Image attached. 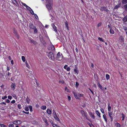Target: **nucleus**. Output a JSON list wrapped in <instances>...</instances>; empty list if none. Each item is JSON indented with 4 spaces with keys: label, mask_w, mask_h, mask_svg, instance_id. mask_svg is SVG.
<instances>
[{
    "label": "nucleus",
    "mask_w": 127,
    "mask_h": 127,
    "mask_svg": "<svg viewBox=\"0 0 127 127\" xmlns=\"http://www.w3.org/2000/svg\"><path fill=\"white\" fill-rule=\"evenodd\" d=\"M78 97H83L84 96V95L83 94H78Z\"/></svg>",
    "instance_id": "nucleus-33"
},
{
    "label": "nucleus",
    "mask_w": 127,
    "mask_h": 127,
    "mask_svg": "<svg viewBox=\"0 0 127 127\" xmlns=\"http://www.w3.org/2000/svg\"><path fill=\"white\" fill-rule=\"evenodd\" d=\"M7 71H9L10 70V68L8 66H7Z\"/></svg>",
    "instance_id": "nucleus-64"
},
{
    "label": "nucleus",
    "mask_w": 127,
    "mask_h": 127,
    "mask_svg": "<svg viewBox=\"0 0 127 127\" xmlns=\"http://www.w3.org/2000/svg\"><path fill=\"white\" fill-rule=\"evenodd\" d=\"M97 84L99 88L102 90H103V88L102 86L100 84L99 81L97 82Z\"/></svg>",
    "instance_id": "nucleus-15"
},
{
    "label": "nucleus",
    "mask_w": 127,
    "mask_h": 127,
    "mask_svg": "<svg viewBox=\"0 0 127 127\" xmlns=\"http://www.w3.org/2000/svg\"><path fill=\"white\" fill-rule=\"evenodd\" d=\"M68 99L69 100H71V97L70 96H68Z\"/></svg>",
    "instance_id": "nucleus-60"
},
{
    "label": "nucleus",
    "mask_w": 127,
    "mask_h": 127,
    "mask_svg": "<svg viewBox=\"0 0 127 127\" xmlns=\"http://www.w3.org/2000/svg\"><path fill=\"white\" fill-rule=\"evenodd\" d=\"M15 102V100H13L11 101V103H14Z\"/></svg>",
    "instance_id": "nucleus-59"
},
{
    "label": "nucleus",
    "mask_w": 127,
    "mask_h": 127,
    "mask_svg": "<svg viewBox=\"0 0 127 127\" xmlns=\"http://www.w3.org/2000/svg\"><path fill=\"white\" fill-rule=\"evenodd\" d=\"M30 11L32 15H34V13L33 11L31 9L30 10Z\"/></svg>",
    "instance_id": "nucleus-37"
},
{
    "label": "nucleus",
    "mask_w": 127,
    "mask_h": 127,
    "mask_svg": "<svg viewBox=\"0 0 127 127\" xmlns=\"http://www.w3.org/2000/svg\"><path fill=\"white\" fill-rule=\"evenodd\" d=\"M109 32L111 34H113L114 33V31L112 29V28H111L110 29Z\"/></svg>",
    "instance_id": "nucleus-16"
},
{
    "label": "nucleus",
    "mask_w": 127,
    "mask_h": 127,
    "mask_svg": "<svg viewBox=\"0 0 127 127\" xmlns=\"http://www.w3.org/2000/svg\"><path fill=\"white\" fill-rule=\"evenodd\" d=\"M47 56L50 59H51V60L53 61L54 60L55 58L54 55L52 52H50L48 53L47 54Z\"/></svg>",
    "instance_id": "nucleus-2"
},
{
    "label": "nucleus",
    "mask_w": 127,
    "mask_h": 127,
    "mask_svg": "<svg viewBox=\"0 0 127 127\" xmlns=\"http://www.w3.org/2000/svg\"><path fill=\"white\" fill-rule=\"evenodd\" d=\"M34 16L35 18L36 19H37V18H38V17L37 16V15L35 14H34Z\"/></svg>",
    "instance_id": "nucleus-54"
},
{
    "label": "nucleus",
    "mask_w": 127,
    "mask_h": 127,
    "mask_svg": "<svg viewBox=\"0 0 127 127\" xmlns=\"http://www.w3.org/2000/svg\"><path fill=\"white\" fill-rule=\"evenodd\" d=\"M108 28H110V29H111V28H112L111 27V25H108Z\"/></svg>",
    "instance_id": "nucleus-63"
},
{
    "label": "nucleus",
    "mask_w": 127,
    "mask_h": 127,
    "mask_svg": "<svg viewBox=\"0 0 127 127\" xmlns=\"http://www.w3.org/2000/svg\"><path fill=\"white\" fill-rule=\"evenodd\" d=\"M33 30L34 32V33H36L37 32V30L36 27Z\"/></svg>",
    "instance_id": "nucleus-27"
},
{
    "label": "nucleus",
    "mask_w": 127,
    "mask_h": 127,
    "mask_svg": "<svg viewBox=\"0 0 127 127\" xmlns=\"http://www.w3.org/2000/svg\"><path fill=\"white\" fill-rule=\"evenodd\" d=\"M112 115V112H109V116L110 117L111 116V115Z\"/></svg>",
    "instance_id": "nucleus-58"
},
{
    "label": "nucleus",
    "mask_w": 127,
    "mask_h": 127,
    "mask_svg": "<svg viewBox=\"0 0 127 127\" xmlns=\"http://www.w3.org/2000/svg\"><path fill=\"white\" fill-rule=\"evenodd\" d=\"M65 27L66 28V29L68 30H69V28L68 26V22H67L66 21V22L65 23Z\"/></svg>",
    "instance_id": "nucleus-17"
},
{
    "label": "nucleus",
    "mask_w": 127,
    "mask_h": 127,
    "mask_svg": "<svg viewBox=\"0 0 127 127\" xmlns=\"http://www.w3.org/2000/svg\"><path fill=\"white\" fill-rule=\"evenodd\" d=\"M54 118L55 119L58 121H59V119L58 117L57 116H54Z\"/></svg>",
    "instance_id": "nucleus-23"
},
{
    "label": "nucleus",
    "mask_w": 127,
    "mask_h": 127,
    "mask_svg": "<svg viewBox=\"0 0 127 127\" xmlns=\"http://www.w3.org/2000/svg\"><path fill=\"white\" fill-rule=\"evenodd\" d=\"M124 7L125 9L127 10V4H126V5H125L124 6Z\"/></svg>",
    "instance_id": "nucleus-53"
},
{
    "label": "nucleus",
    "mask_w": 127,
    "mask_h": 127,
    "mask_svg": "<svg viewBox=\"0 0 127 127\" xmlns=\"http://www.w3.org/2000/svg\"><path fill=\"white\" fill-rule=\"evenodd\" d=\"M90 114L91 115V117L94 119L95 118V117L94 115L91 112H90Z\"/></svg>",
    "instance_id": "nucleus-24"
},
{
    "label": "nucleus",
    "mask_w": 127,
    "mask_h": 127,
    "mask_svg": "<svg viewBox=\"0 0 127 127\" xmlns=\"http://www.w3.org/2000/svg\"><path fill=\"white\" fill-rule=\"evenodd\" d=\"M100 10L102 11H105L106 12H108L109 11L108 9L106 8L105 6H101L100 7Z\"/></svg>",
    "instance_id": "nucleus-5"
},
{
    "label": "nucleus",
    "mask_w": 127,
    "mask_h": 127,
    "mask_svg": "<svg viewBox=\"0 0 127 127\" xmlns=\"http://www.w3.org/2000/svg\"><path fill=\"white\" fill-rule=\"evenodd\" d=\"M1 127H5L6 126L2 124H1Z\"/></svg>",
    "instance_id": "nucleus-56"
},
{
    "label": "nucleus",
    "mask_w": 127,
    "mask_h": 127,
    "mask_svg": "<svg viewBox=\"0 0 127 127\" xmlns=\"http://www.w3.org/2000/svg\"><path fill=\"white\" fill-rule=\"evenodd\" d=\"M115 126L116 127H121V125H120V124L118 123H117L115 124Z\"/></svg>",
    "instance_id": "nucleus-28"
},
{
    "label": "nucleus",
    "mask_w": 127,
    "mask_h": 127,
    "mask_svg": "<svg viewBox=\"0 0 127 127\" xmlns=\"http://www.w3.org/2000/svg\"><path fill=\"white\" fill-rule=\"evenodd\" d=\"M111 107L110 106H109L108 105V110L109 111H110L111 109Z\"/></svg>",
    "instance_id": "nucleus-46"
},
{
    "label": "nucleus",
    "mask_w": 127,
    "mask_h": 127,
    "mask_svg": "<svg viewBox=\"0 0 127 127\" xmlns=\"http://www.w3.org/2000/svg\"><path fill=\"white\" fill-rule=\"evenodd\" d=\"M26 8L28 10H30L31 9V8L30 7L28 6L27 5L26 7Z\"/></svg>",
    "instance_id": "nucleus-44"
},
{
    "label": "nucleus",
    "mask_w": 127,
    "mask_h": 127,
    "mask_svg": "<svg viewBox=\"0 0 127 127\" xmlns=\"http://www.w3.org/2000/svg\"><path fill=\"white\" fill-rule=\"evenodd\" d=\"M124 37L123 36H121L119 37L120 42H124Z\"/></svg>",
    "instance_id": "nucleus-8"
},
{
    "label": "nucleus",
    "mask_w": 127,
    "mask_h": 127,
    "mask_svg": "<svg viewBox=\"0 0 127 127\" xmlns=\"http://www.w3.org/2000/svg\"><path fill=\"white\" fill-rule=\"evenodd\" d=\"M47 2L49 4H52V0H47Z\"/></svg>",
    "instance_id": "nucleus-30"
},
{
    "label": "nucleus",
    "mask_w": 127,
    "mask_h": 127,
    "mask_svg": "<svg viewBox=\"0 0 127 127\" xmlns=\"http://www.w3.org/2000/svg\"><path fill=\"white\" fill-rule=\"evenodd\" d=\"M66 70L67 71H69L70 70V68L69 67H67Z\"/></svg>",
    "instance_id": "nucleus-47"
},
{
    "label": "nucleus",
    "mask_w": 127,
    "mask_h": 127,
    "mask_svg": "<svg viewBox=\"0 0 127 127\" xmlns=\"http://www.w3.org/2000/svg\"><path fill=\"white\" fill-rule=\"evenodd\" d=\"M22 4L25 7H26L27 6V5L25 3H22Z\"/></svg>",
    "instance_id": "nucleus-61"
},
{
    "label": "nucleus",
    "mask_w": 127,
    "mask_h": 127,
    "mask_svg": "<svg viewBox=\"0 0 127 127\" xmlns=\"http://www.w3.org/2000/svg\"><path fill=\"white\" fill-rule=\"evenodd\" d=\"M30 41L31 43H33L35 44L36 43V42L34 41L32 39H30Z\"/></svg>",
    "instance_id": "nucleus-19"
},
{
    "label": "nucleus",
    "mask_w": 127,
    "mask_h": 127,
    "mask_svg": "<svg viewBox=\"0 0 127 127\" xmlns=\"http://www.w3.org/2000/svg\"><path fill=\"white\" fill-rule=\"evenodd\" d=\"M16 87V84L15 83H12L11 86V87L12 89H13L14 90L15 89V88Z\"/></svg>",
    "instance_id": "nucleus-12"
},
{
    "label": "nucleus",
    "mask_w": 127,
    "mask_h": 127,
    "mask_svg": "<svg viewBox=\"0 0 127 127\" xmlns=\"http://www.w3.org/2000/svg\"><path fill=\"white\" fill-rule=\"evenodd\" d=\"M43 120L45 122V123L46 124H47V125H48V124L47 122V121L46 119L45 118H43Z\"/></svg>",
    "instance_id": "nucleus-36"
},
{
    "label": "nucleus",
    "mask_w": 127,
    "mask_h": 127,
    "mask_svg": "<svg viewBox=\"0 0 127 127\" xmlns=\"http://www.w3.org/2000/svg\"><path fill=\"white\" fill-rule=\"evenodd\" d=\"M46 106L45 105H43L41 106V108L43 110H45V109L46 108Z\"/></svg>",
    "instance_id": "nucleus-26"
},
{
    "label": "nucleus",
    "mask_w": 127,
    "mask_h": 127,
    "mask_svg": "<svg viewBox=\"0 0 127 127\" xmlns=\"http://www.w3.org/2000/svg\"><path fill=\"white\" fill-rule=\"evenodd\" d=\"M96 114H97V115L99 117H100V113H99V112H96Z\"/></svg>",
    "instance_id": "nucleus-42"
},
{
    "label": "nucleus",
    "mask_w": 127,
    "mask_h": 127,
    "mask_svg": "<svg viewBox=\"0 0 127 127\" xmlns=\"http://www.w3.org/2000/svg\"><path fill=\"white\" fill-rule=\"evenodd\" d=\"M50 50L52 51H55V47L53 45H52L50 46Z\"/></svg>",
    "instance_id": "nucleus-11"
},
{
    "label": "nucleus",
    "mask_w": 127,
    "mask_h": 127,
    "mask_svg": "<svg viewBox=\"0 0 127 127\" xmlns=\"http://www.w3.org/2000/svg\"><path fill=\"white\" fill-rule=\"evenodd\" d=\"M122 120H124L125 119V116L124 114L123 113L122 114Z\"/></svg>",
    "instance_id": "nucleus-41"
},
{
    "label": "nucleus",
    "mask_w": 127,
    "mask_h": 127,
    "mask_svg": "<svg viewBox=\"0 0 127 127\" xmlns=\"http://www.w3.org/2000/svg\"><path fill=\"white\" fill-rule=\"evenodd\" d=\"M29 27L31 29H33L35 28V27L32 23H31L29 25Z\"/></svg>",
    "instance_id": "nucleus-7"
},
{
    "label": "nucleus",
    "mask_w": 127,
    "mask_h": 127,
    "mask_svg": "<svg viewBox=\"0 0 127 127\" xmlns=\"http://www.w3.org/2000/svg\"><path fill=\"white\" fill-rule=\"evenodd\" d=\"M98 39L100 41H101L105 42V41H104V40H103V39L101 37H98Z\"/></svg>",
    "instance_id": "nucleus-31"
},
{
    "label": "nucleus",
    "mask_w": 127,
    "mask_h": 127,
    "mask_svg": "<svg viewBox=\"0 0 127 127\" xmlns=\"http://www.w3.org/2000/svg\"><path fill=\"white\" fill-rule=\"evenodd\" d=\"M68 66V65H65L64 67V68L65 69H66L67 66Z\"/></svg>",
    "instance_id": "nucleus-55"
},
{
    "label": "nucleus",
    "mask_w": 127,
    "mask_h": 127,
    "mask_svg": "<svg viewBox=\"0 0 127 127\" xmlns=\"http://www.w3.org/2000/svg\"><path fill=\"white\" fill-rule=\"evenodd\" d=\"M30 109V111H32V106L30 105H28L25 107L24 108L25 110L26 111H28Z\"/></svg>",
    "instance_id": "nucleus-3"
},
{
    "label": "nucleus",
    "mask_w": 127,
    "mask_h": 127,
    "mask_svg": "<svg viewBox=\"0 0 127 127\" xmlns=\"http://www.w3.org/2000/svg\"><path fill=\"white\" fill-rule=\"evenodd\" d=\"M103 117L105 121L106 122L107 121V120L106 119V115L105 114H104L103 115Z\"/></svg>",
    "instance_id": "nucleus-21"
},
{
    "label": "nucleus",
    "mask_w": 127,
    "mask_h": 127,
    "mask_svg": "<svg viewBox=\"0 0 127 127\" xmlns=\"http://www.w3.org/2000/svg\"><path fill=\"white\" fill-rule=\"evenodd\" d=\"M123 21L124 22L127 21V15L123 19Z\"/></svg>",
    "instance_id": "nucleus-20"
},
{
    "label": "nucleus",
    "mask_w": 127,
    "mask_h": 127,
    "mask_svg": "<svg viewBox=\"0 0 127 127\" xmlns=\"http://www.w3.org/2000/svg\"><path fill=\"white\" fill-rule=\"evenodd\" d=\"M0 104H4L5 105H6V104L4 102H1Z\"/></svg>",
    "instance_id": "nucleus-62"
},
{
    "label": "nucleus",
    "mask_w": 127,
    "mask_h": 127,
    "mask_svg": "<svg viewBox=\"0 0 127 127\" xmlns=\"http://www.w3.org/2000/svg\"><path fill=\"white\" fill-rule=\"evenodd\" d=\"M81 113L83 116L86 117L87 116V114L85 112H81Z\"/></svg>",
    "instance_id": "nucleus-14"
},
{
    "label": "nucleus",
    "mask_w": 127,
    "mask_h": 127,
    "mask_svg": "<svg viewBox=\"0 0 127 127\" xmlns=\"http://www.w3.org/2000/svg\"><path fill=\"white\" fill-rule=\"evenodd\" d=\"M22 59L23 62H25L26 61L25 58V57L24 56H22Z\"/></svg>",
    "instance_id": "nucleus-22"
},
{
    "label": "nucleus",
    "mask_w": 127,
    "mask_h": 127,
    "mask_svg": "<svg viewBox=\"0 0 127 127\" xmlns=\"http://www.w3.org/2000/svg\"><path fill=\"white\" fill-rule=\"evenodd\" d=\"M52 125L54 127H58V126H59L57 124H53Z\"/></svg>",
    "instance_id": "nucleus-43"
},
{
    "label": "nucleus",
    "mask_w": 127,
    "mask_h": 127,
    "mask_svg": "<svg viewBox=\"0 0 127 127\" xmlns=\"http://www.w3.org/2000/svg\"><path fill=\"white\" fill-rule=\"evenodd\" d=\"M74 72L75 74H79V70L76 65H75L74 68Z\"/></svg>",
    "instance_id": "nucleus-4"
},
{
    "label": "nucleus",
    "mask_w": 127,
    "mask_h": 127,
    "mask_svg": "<svg viewBox=\"0 0 127 127\" xmlns=\"http://www.w3.org/2000/svg\"><path fill=\"white\" fill-rule=\"evenodd\" d=\"M26 67H27L28 68H30V66L27 61L26 62Z\"/></svg>",
    "instance_id": "nucleus-38"
},
{
    "label": "nucleus",
    "mask_w": 127,
    "mask_h": 127,
    "mask_svg": "<svg viewBox=\"0 0 127 127\" xmlns=\"http://www.w3.org/2000/svg\"><path fill=\"white\" fill-rule=\"evenodd\" d=\"M15 35L16 36L17 38V39H19L20 38L19 36V34L18 33Z\"/></svg>",
    "instance_id": "nucleus-45"
},
{
    "label": "nucleus",
    "mask_w": 127,
    "mask_h": 127,
    "mask_svg": "<svg viewBox=\"0 0 127 127\" xmlns=\"http://www.w3.org/2000/svg\"><path fill=\"white\" fill-rule=\"evenodd\" d=\"M52 27H53V28L54 30V31H55L56 32H57V30L56 29L57 27L55 26L54 24H53L52 25Z\"/></svg>",
    "instance_id": "nucleus-13"
},
{
    "label": "nucleus",
    "mask_w": 127,
    "mask_h": 127,
    "mask_svg": "<svg viewBox=\"0 0 127 127\" xmlns=\"http://www.w3.org/2000/svg\"><path fill=\"white\" fill-rule=\"evenodd\" d=\"M106 79L108 80L110 78V76L109 74H106Z\"/></svg>",
    "instance_id": "nucleus-32"
},
{
    "label": "nucleus",
    "mask_w": 127,
    "mask_h": 127,
    "mask_svg": "<svg viewBox=\"0 0 127 127\" xmlns=\"http://www.w3.org/2000/svg\"><path fill=\"white\" fill-rule=\"evenodd\" d=\"M79 85V83L77 82H75V87L76 88H77Z\"/></svg>",
    "instance_id": "nucleus-35"
},
{
    "label": "nucleus",
    "mask_w": 127,
    "mask_h": 127,
    "mask_svg": "<svg viewBox=\"0 0 127 127\" xmlns=\"http://www.w3.org/2000/svg\"><path fill=\"white\" fill-rule=\"evenodd\" d=\"M7 98V96L6 95L4 96L3 97H2V98L3 99H4L6 98Z\"/></svg>",
    "instance_id": "nucleus-50"
},
{
    "label": "nucleus",
    "mask_w": 127,
    "mask_h": 127,
    "mask_svg": "<svg viewBox=\"0 0 127 127\" xmlns=\"http://www.w3.org/2000/svg\"><path fill=\"white\" fill-rule=\"evenodd\" d=\"M123 29L125 31H127V28L126 26H123Z\"/></svg>",
    "instance_id": "nucleus-49"
},
{
    "label": "nucleus",
    "mask_w": 127,
    "mask_h": 127,
    "mask_svg": "<svg viewBox=\"0 0 127 127\" xmlns=\"http://www.w3.org/2000/svg\"><path fill=\"white\" fill-rule=\"evenodd\" d=\"M53 116H57V114L55 112H53Z\"/></svg>",
    "instance_id": "nucleus-48"
},
{
    "label": "nucleus",
    "mask_w": 127,
    "mask_h": 127,
    "mask_svg": "<svg viewBox=\"0 0 127 127\" xmlns=\"http://www.w3.org/2000/svg\"><path fill=\"white\" fill-rule=\"evenodd\" d=\"M9 127H14V126L13 124H9Z\"/></svg>",
    "instance_id": "nucleus-51"
},
{
    "label": "nucleus",
    "mask_w": 127,
    "mask_h": 127,
    "mask_svg": "<svg viewBox=\"0 0 127 127\" xmlns=\"http://www.w3.org/2000/svg\"><path fill=\"white\" fill-rule=\"evenodd\" d=\"M8 98L11 99L12 98V96L11 95H8Z\"/></svg>",
    "instance_id": "nucleus-52"
},
{
    "label": "nucleus",
    "mask_w": 127,
    "mask_h": 127,
    "mask_svg": "<svg viewBox=\"0 0 127 127\" xmlns=\"http://www.w3.org/2000/svg\"><path fill=\"white\" fill-rule=\"evenodd\" d=\"M28 74L29 75V76L28 75V77H29L30 78H32V76L33 75L32 74H31V73H28Z\"/></svg>",
    "instance_id": "nucleus-34"
},
{
    "label": "nucleus",
    "mask_w": 127,
    "mask_h": 127,
    "mask_svg": "<svg viewBox=\"0 0 127 127\" xmlns=\"http://www.w3.org/2000/svg\"><path fill=\"white\" fill-rule=\"evenodd\" d=\"M102 23L101 22H100L98 23L97 25V28L99 27L100 26L102 25Z\"/></svg>",
    "instance_id": "nucleus-39"
},
{
    "label": "nucleus",
    "mask_w": 127,
    "mask_h": 127,
    "mask_svg": "<svg viewBox=\"0 0 127 127\" xmlns=\"http://www.w3.org/2000/svg\"><path fill=\"white\" fill-rule=\"evenodd\" d=\"M30 99H29V97L28 96L26 99V100L27 102L29 103V102L30 101Z\"/></svg>",
    "instance_id": "nucleus-40"
},
{
    "label": "nucleus",
    "mask_w": 127,
    "mask_h": 127,
    "mask_svg": "<svg viewBox=\"0 0 127 127\" xmlns=\"http://www.w3.org/2000/svg\"><path fill=\"white\" fill-rule=\"evenodd\" d=\"M60 54L61 53L59 52L57 54L56 58V59L57 60L60 61L63 59V55L62 53H61V55Z\"/></svg>",
    "instance_id": "nucleus-1"
},
{
    "label": "nucleus",
    "mask_w": 127,
    "mask_h": 127,
    "mask_svg": "<svg viewBox=\"0 0 127 127\" xmlns=\"http://www.w3.org/2000/svg\"><path fill=\"white\" fill-rule=\"evenodd\" d=\"M51 4L48 3L46 5V7L49 10H51L52 8L51 6Z\"/></svg>",
    "instance_id": "nucleus-9"
},
{
    "label": "nucleus",
    "mask_w": 127,
    "mask_h": 127,
    "mask_svg": "<svg viewBox=\"0 0 127 127\" xmlns=\"http://www.w3.org/2000/svg\"><path fill=\"white\" fill-rule=\"evenodd\" d=\"M6 102L7 103H9L10 102V101L8 99H6Z\"/></svg>",
    "instance_id": "nucleus-57"
},
{
    "label": "nucleus",
    "mask_w": 127,
    "mask_h": 127,
    "mask_svg": "<svg viewBox=\"0 0 127 127\" xmlns=\"http://www.w3.org/2000/svg\"><path fill=\"white\" fill-rule=\"evenodd\" d=\"M18 108L19 109H22V107L21 105L20 104H18Z\"/></svg>",
    "instance_id": "nucleus-29"
},
{
    "label": "nucleus",
    "mask_w": 127,
    "mask_h": 127,
    "mask_svg": "<svg viewBox=\"0 0 127 127\" xmlns=\"http://www.w3.org/2000/svg\"><path fill=\"white\" fill-rule=\"evenodd\" d=\"M122 2L123 4L127 3V0H122Z\"/></svg>",
    "instance_id": "nucleus-25"
},
{
    "label": "nucleus",
    "mask_w": 127,
    "mask_h": 127,
    "mask_svg": "<svg viewBox=\"0 0 127 127\" xmlns=\"http://www.w3.org/2000/svg\"><path fill=\"white\" fill-rule=\"evenodd\" d=\"M72 93L74 94V97L76 99H79V97H78V95H77L76 93H75L74 92H72Z\"/></svg>",
    "instance_id": "nucleus-10"
},
{
    "label": "nucleus",
    "mask_w": 127,
    "mask_h": 127,
    "mask_svg": "<svg viewBox=\"0 0 127 127\" xmlns=\"http://www.w3.org/2000/svg\"><path fill=\"white\" fill-rule=\"evenodd\" d=\"M13 32L14 34L16 35L18 33L17 30H16L14 28L13 30Z\"/></svg>",
    "instance_id": "nucleus-18"
},
{
    "label": "nucleus",
    "mask_w": 127,
    "mask_h": 127,
    "mask_svg": "<svg viewBox=\"0 0 127 127\" xmlns=\"http://www.w3.org/2000/svg\"><path fill=\"white\" fill-rule=\"evenodd\" d=\"M22 122L21 121L18 120L13 121V123L14 124L18 125L21 124Z\"/></svg>",
    "instance_id": "nucleus-6"
}]
</instances>
